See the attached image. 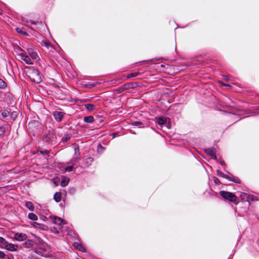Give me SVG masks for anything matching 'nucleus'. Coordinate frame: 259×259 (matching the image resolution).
<instances>
[{"mask_svg": "<svg viewBox=\"0 0 259 259\" xmlns=\"http://www.w3.org/2000/svg\"><path fill=\"white\" fill-rule=\"evenodd\" d=\"M27 74L29 78L33 82L39 83L41 81V77L38 71L33 67H27Z\"/></svg>", "mask_w": 259, "mask_h": 259, "instance_id": "obj_1", "label": "nucleus"}, {"mask_svg": "<svg viewBox=\"0 0 259 259\" xmlns=\"http://www.w3.org/2000/svg\"><path fill=\"white\" fill-rule=\"evenodd\" d=\"M220 193L222 197L230 201L235 202L236 200L237 197L232 193L222 191Z\"/></svg>", "mask_w": 259, "mask_h": 259, "instance_id": "obj_2", "label": "nucleus"}, {"mask_svg": "<svg viewBox=\"0 0 259 259\" xmlns=\"http://www.w3.org/2000/svg\"><path fill=\"white\" fill-rule=\"evenodd\" d=\"M27 238L25 234L21 233H16L14 235V238L18 241H23L25 240Z\"/></svg>", "mask_w": 259, "mask_h": 259, "instance_id": "obj_3", "label": "nucleus"}, {"mask_svg": "<svg viewBox=\"0 0 259 259\" xmlns=\"http://www.w3.org/2000/svg\"><path fill=\"white\" fill-rule=\"evenodd\" d=\"M20 59L24 61L27 64H32L33 63L31 60V58L29 56H27L25 52L23 54H21L20 56H19Z\"/></svg>", "mask_w": 259, "mask_h": 259, "instance_id": "obj_4", "label": "nucleus"}, {"mask_svg": "<svg viewBox=\"0 0 259 259\" xmlns=\"http://www.w3.org/2000/svg\"><path fill=\"white\" fill-rule=\"evenodd\" d=\"M4 248L8 250L13 251H15L17 249L18 246L17 245H15L12 243H10L8 242H7L6 245H5V246H4Z\"/></svg>", "mask_w": 259, "mask_h": 259, "instance_id": "obj_5", "label": "nucleus"}, {"mask_svg": "<svg viewBox=\"0 0 259 259\" xmlns=\"http://www.w3.org/2000/svg\"><path fill=\"white\" fill-rule=\"evenodd\" d=\"M54 117L55 119L58 121H60L64 116V113L60 111H55L54 112Z\"/></svg>", "mask_w": 259, "mask_h": 259, "instance_id": "obj_6", "label": "nucleus"}, {"mask_svg": "<svg viewBox=\"0 0 259 259\" xmlns=\"http://www.w3.org/2000/svg\"><path fill=\"white\" fill-rule=\"evenodd\" d=\"M205 152L208 155H210L212 159H216L217 157L215 153V151L213 148H208L205 149Z\"/></svg>", "mask_w": 259, "mask_h": 259, "instance_id": "obj_7", "label": "nucleus"}, {"mask_svg": "<svg viewBox=\"0 0 259 259\" xmlns=\"http://www.w3.org/2000/svg\"><path fill=\"white\" fill-rule=\"evenodd\" d=\"M51 219L52 220L53 222L55 224L60 225H61L63 222L62 219L57 217H51Z\"/></svg>", "mask_w": 259, "mask_h": 259, "instance_id": "obj_8", "label": "nucleus"}, {"mask_svg": "<svg viewBox=\"0 0 259 259\" xmlns=\"http://www.w3.org/2000/svg\"><path fill=\"white\" fill-rule=\"evenodd\" d=\"M73 245L76 249H78L79 250L82 252L85 251L84 247L81 244H80L78 242H74Z\"/></svg>", "mask_w": 259, "mask_h": 259, "instance_id": "obj_9", "label": "nucleus"}, {"mask_svg": "<svg viewBox=\"0 0 259 259\" xmlns=\"http://www.w3.org/2000/svg\"><path fill=\"white\" fill-rule=\"evenodd\" d=\"M69 181V178L65 177H63L61 182V186L63 187H65L68 184Z\"/></svg>", "mask_w": 259, "mask_h": 259, "instance_id": "obj_10", "label": "nucleus"}, {"mask_svg": "<svg viewBox=\"0 0 259 259\" xmlns=\"http://www.w3.org/2000/svg\"><path fill=\"white\" fill-rule=\"evenodd\" d=\"M54 199L57 202H59L61 201V194L59 192H57L55 194L54 196Z\"/></svg>", "mask_w": 259, "mask_h": 259, "instance_id": "obj_11", "label": "nucleus"}, {"mask_svg": "<svg viewBox=\"0 0 259 259\" xmlns=\"http://www.w3.org/2000/svg\"><path fill=\"white\" fill-rule=\"evenodd\" d=\"M7 242L4 238L0 237V247L4 248V246H5Z\"/></svg>", "mask_w": 259, "mask_h": 259, "instance_id": "obj_12", "label": "nucleus"}, {"mask_svg": "<svg viewBox=\"0 0 259 259\" xmlns=\"http://www.w3.org/2000/svg\"><path fill=\"white\" fill-rule=\"evenodd\" d=\"M84 121L87 123H92L94 121V117L92 116L84 117Z\"/></svg>", "mask_w": 259, "mask_h": 259, "instance_id": "obj_13", "label": "nucleus"}, {"mask_svg": "<svg viewBox=\"0 0 259 259\" xmlns=\"http://www.w3.org/2000/svg\"><path fill=\"white\" fill-rule=\"evenodd\" d=\"M166 121V119L163 117H160L158 118L157 122L160 125H164Z\"/></svg>", "mask_w": 259, "mask_h": 259, "instance_id": "obj_14", "label": "nucleus"}, {"mask_svg": "<svg viewBox=\"0 0 259 259\" xmlns=\"http://www.w3.org/2000/svg\"><path fill=\"white\" fill-rule=\"evenodd\" d=\"M26 206L28 208L30 211H33L34 207L32 202L28 201L26 203Z\"/></svg>", "mask_w": 259, "mask_h": 259, "instance_id": "obj_15", "label": "nucleus"}, {"mask_svg": "<svg viewBox=\"0 0 259 259\" xmlns=\"http://www.w3.org/2000/svg\"><path fill=\"white\" fill-rule=\"evenodd\" d=\"M34 237L36 238V240L37 241L38 243L40 244H42L45 249H47L46 247V244L44 242L43 240L40 238L36 236V235H35Z\"/></svg>", "mask_w": 259, "mask_h": 259, "instance_id": "obj_16", "label": "nucleus"}, {"mask_svg": "<svg viewBox=\"0 0 259 259\" xmlns=\"http://www.w3.org/2000/svg\"><path fill=\"white\" fill-rule=\"evenodd\" d=\"M31 225L34 227H35V228H41L42 229H44V227H45L44 225H41V224H38L36 222H33Z\"/></svg>", "mask_w": 259, "mask_h": 259, "instance_id": "obj_17", "label": "nucleus"}, {"mask_svg": "<svg viewBox=\"0 0 259 259\" xmlns=\"http://www.w3.org/2000/svg\"><path fill=\"white\" fill-rule=\"evenodd\" d=\"M30 56L33 60H37L38 59V56L37 54L35 52H33V53H31Z\"/></svg>", "mask_w": 259, "mask_h": 259, "instance_id": "obj_18", "label": "nucleus"}, {"mask_svg": "<svg viewBox=\"0 0 259 259\" xmlns=\"http://www.w3.org/2000/svg\"><path fill=\"white\" fill-rule=\"evenodd\" d=\"M28 218H29V219H30L31 220L35 221V220H37V215L36 214H35L34 213H29Z\"/></svg>", "mask_w": 259, "mask_h": 259, "instance_id": "obj_19", "label": "nucleus"}, {"mask_svg": "<svg viewBox=\"0 0 259 259\" xmlns=\"http://www.w3.org/2000/svg\"><path fill=\"white\" fill-rule=\"evenodd\" d=\"M85 107L88 110L92 111L95 108V106L93 104H89L85 105Z\"/></svg>", "mask_w": 259, "mask_h": 259, "instance_id": "obj_20", "label": "nucleus"}, {"mask_svg": "<svg viewBox=\"0 0 259 259\" xmlns=\"http://www.w3.org/2000/svg\"><path fill=\"white\" fill-rule=\"evenodd\" d=\"M16 52L17 53V55L18 56H20L21 54L24 53L25 52L20 47H17L16 48Z\"/></svg>", "mask_w": 259, "mask_h": 259, "instance_id": "obj_21", "label": "nucleus"}, {"mask_svg": "<svg viewBox=\"0 0 259 259\" xmlns=\"http://www.w3.org/2000/svg\"><path fill=\"white\" fill-rule=\"evenodd\" d=\"M2 115L4 117H6L9 115V112L7 110H4L2 113Z\"/></svg>", "mask_w": 259, "mask_h": 259, "instance_id": "obj_22", "label": "nucleus"}, {"mask_svg": "<svg viewBox=\"0 0 259 259\" xmlns=\"http://www.w3.org/2000/svg\"><path fill=\"white\" fill-rule=\"evenodd\" d=\"M16 31L17 32L19 33H21L22 34H24V35H26L27 34V33L25 31H23L21 30V28H16Z\"/></svg>", "mask_w": 259, "mask_h": 259, "instance_id": "obj_23", "label": "nucleus"}, {"mask_svg": "<svg viewBox=\"0 0 259 259\" xmlns=\"http://www.w3.org/2000/svg\"><path fill=\"white\" fill-rule=\"evenodd\" d=\"M6 82L2 79H0V88H3L6 86Z\"/></svg>", "mask_w": 259, "mask_h": 259, "instance_id": "obj_24", "label": "nucleus"}, {"mask_svg": "<svg viewBox=\"0 0 259 259\" xmlns=\"http://www.w3.org/2000/svg\"><path fill=\"white\" fill-rule=\"evenodd\" d=\"M138 74V73H131L130 74L128 75L127 76V77L128 78H131V77H135Z\"/></svg>", "mask_w": 259, "mask_h": 259, "instance_id": "obj_25", "label": "nucleus"}, {"mask_svg": "<svg viewBox=\"0 0 259 259\" xmlns=\"http://www.w3.org/2000/svg\"><path fill=\"white\" fill-rule=\"evenodd\" d=\"M218 174L220 176H222L223 177H225V178H226L227 179H229V177L226 176L225 175L223 174L222 172H221L220 171H218Z\"/></svg>", "mask_w": 259, "mask_h": 259, "instance_id": "obj_26", "label": "nucleus"}, {"mask_svg": "<svg viewBox=\"0 0 259 259\" xmlns=\"http://www.w3.org/2000/svg\"><path fill=\"white\" fill-rule=\"evenodd\" d=\"M73 168V166H67L65 168V171H71L72 169Z\"/></svg>", "mask_w": 259, "mask_h": 259, "instance_id": "obj_27", "label": "nucleus"}, {"mask_svg": "<svg viewBox=\"0 0 259 259\" xmlns=\"http://www.w3.org/2000/svg\"><path fill=\"white\" fill-rule=\"evenodd\" d=\"M5 132V128L1 127L0 128V135H3Z\"/></svg>", "mask_w": 259, "mask_h": 259, "instance_id": "obj_28", "label": "nucleus"}, {"mask_svg": "<svg viewBox=\"0 0 259 259\" xmlns=\"http://www.w3.org/2000/svg\"><path fill=\"white\" fill-rule=\"evenodd\" d=\"M6 256V254L4 252L0 251V258H4Z\"/></svg>", "mask_w": 259, "mask_h": 259, "instance_id": "obj_29", "label": "nucleus"}, {"mask_svg": "<svg viewBox=\"0 0 259 259\" xmlns=\"http://www.w3.org/2000/svg\"><path fill=\"white\" fill-rule=\"evenodd\" d=\"M44 44H45V46L47 48H49L50 46V44L48 41H45Z\"/></svg>", "mask_w": 259, "mask_h": 259, "instance_id": "obj_30", "label": "nucleus"}, {"mask_svg": "<svg viewBox=\"0 0 259 259\" xmlns=\"http://www.w3.org/2000/svg\"><path fill=\"white\" fill-rule=\"evenodd\" d=\"M11 116L13 118H15L17 116V113L15 112H13L11 114Z\"/></svg>", "mask_w": 259, "mask_h": 259, "instance_id": "obj_31", "label": "nucleus"}, {"mask_svg": "<svg viewBox=\"0 0 259 259\" xmlns=\"http://www.w3.org/2000/svg\"><path fill=\"white\" fill-rule=\"evenodd\" d=\"M220 83H221V85H222L227 86V87H230V85L225 84V83H223L222 82H220Z\"/></svg>", "mask_w": 259, "mask_h": 259, "instance_id": "obj_32", "label": "nucleus"}, {"mask_svg": "<svg viewBox=\"0 0 259 259\" xmlns=\"http://www.w3.org/2000/svg\"><path fill=\"white\" fill-rule=\"evenodd\" d=\"M28 51L29 55H30L31 53H33V52H34L32 49L28 50Z\"/></svg>", "mask_w": 259, "mask_h": 259, "instance_id": "obj_33", "label": "nucleus"}, {"mask_svg": "<svg viewBox=\"0 0 259 259\" xmlns=\"http://www.w3.org/2000/svg\"><path fill=\"white\" fill-rule=\"evenodd\" d=\"M41 152L43 155H46V154H48V152L47 151H45Z\"/></svg>", "mask_w": 259, "mask_h": 259, "instance_id": "obj_34", "label": "nucleus"}, {"mask_svg": "<svg viewBox=\"0 0 259 259\" xmlns=\"http://www.w3.org/2000/svg\"><path fill=\"white\" fill-rule=\"evenodd\" d=\"M243 196H246L247 198V194L244 193Z\"/></svg>", "mask_w": 259, "mask_h": 259, "instance_id": "obj_35", "label": "nucleus"}, {"mask_svg": "<svg viewBox=\"0 0 259 259\" xmlns=\"http://www.w3.org/2000/svg\"><path fill=\"white\" fill-rule=\"evenodd\" d=\"M2 13V10L0 9V14Z\"/></svg>", "mask_w": 259, "mask_h": 259, "instance_id": "obj_36", "label": "nucleus"}, {"mask_svg": "<svg viewBox=\"0 0 259 259\" xmlns=\"http://www.w3.org/2000/svg\"><path fill=\"white\" fill-rule=\"evenodd\" d=\"M68 139H69V138H66L65 141H67Z\"/></svg>", "mask_w": 259, "mask_h": 259, "instance_id": "obj_37", "label": "nucleus"}]
</instances>
